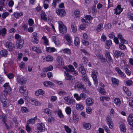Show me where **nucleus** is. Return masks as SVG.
<instances>
[{
	"label": "nucleus",
	"mask_w": 133,
	"mask_h": 133,
	"mask_svg": "<svg viewBox=\"0 0 133 133\" xmlns=\"http://www.w3.org/2000/svg\"><path fill=\"white\" fill-rule=\"evenodd\" d=\"M17 81L19 84L22 85L26 83L27 79L21 76L18 75L17 76Z\"/></svg>",
	"instance_id": "nucleus-3"
},
{
	"label": "nucleus",
	"mask_w": 133,
	"mask_h": 133,
	"mask_svg": "<svg viewBox=\"0 0 133 133\" xmlns=\"http://www.w3.org/2000/svg\"><path fill=\"white\" fill-rule=\"evenodd\" d=\"M9 13L7 12H5L3 13L2 15L1 19L2 20H4L9 15Z\"/></svg>",
	"instance_id": "nucleus-41"
},
{
	"label": "nucleus",
	"mask_w": 133,
	"mask_h": 133,
	"mask_svg": "<svg viewBox=\"0 0 133 133\" xmlns=\"http://www.w3.org/2000/svg\"><path fill=\"white\" fill-rule=\"evenodd\" d=\"M58 23L60 32L63 34H65L67 32L66 27L61 21H59Z\"/></svg>",
	"instance_id": "nucleus-1"
},
{
	"label": "nucleus",
	"mask_w": 133,
	"mask_h": 133,
	"mask_svg": "<svg viewBox=\"0 0 133 133\" xmlns=\"http://www.w3.org/2000/svg\"><path fill=\"white\" fill-rule=\"evenodd\" d=\"M32 49L33 51H35L37 53H41L42 52L41 49L39 47L33 46Z\"/></svg>",
	"instance_id": "nucleus-25"
},
{
	"label": "nucleus",
	"mask_w": 133,
	"mask_h": 133,
	"mask_svg": "<svg viewBox=\"0 0 133 133\" xmlns=\"http://www.w3.org/2000/svg\"><path fill=\"white\" fill-rule=\"evenodd\" d=\"M37 129L40 132H43L45 128L44 125L42 123H38L37 124Z\"/></svg>",
	"instance_id": "nucleus-13"
},
{
	"label": "nucleus",
	"mask_w": 133,
	"mask_h": 133,
	"mask_svg": "<svg viewBox=\"0 0 133 133\" xmlns=\"http://www.w3.org/2000/svg\"><path fill=\"white\" fill-rule=\"evenodd\" d=\"M68 102V104L69 105H70L71 104H74L75 103V100L72 98H69Z\"/></svg>",
	"instance_id": "nucleus-43"
},
{
	"label": "nucleus",
	"mask_w": 133,
	"mask_h": 133,
	"mask_svg": "<svg viewBox=\"0 0 133 133\" xmlns=\"http://www.w3.org/2000/svg\"><path fill=\"white\" fill-rule=\"evenodd\" d=\"M63 52L65 53L70 54L71 53L70 50L69 49H65L63 50Z\"/></svg>",
	"instance_id": "nucleus-62"
},
{
	"label": "nucleus",
	"mask_w": 133,
	"mask_h": 133,
	"mask_svg": "<svg viewBox=\"0 0 133 133\" xmlns=\"http://www.w3.org/2000/svg\"><path fill=\"white\" fill-rule=\"evenodd\" d=\"M94 102V100L91 98H88L85 100L86 104L88 106H91L93 104Z\"/></svg>",
	"instance_id": "nucleus-11"
},
{
	"label": "nucleus",
	"mask_w": 133,
	"mask_h": 133,
	"mask_svg": "<svg viewBox=\"0 0 133 133\" xmlns=\"http://www.w3.org/2000/svg\"><path fill=\"white\" fill-rule=\"evenodd\" d=\"M106 121L109 128L110 129H112L113 128L114 124L111 117L109 115L107 116Z\"/></svg>",
	"instance_id": "nucleus-4"
},
{
	"label": "nucleus",
	"mask_w": 133,
	"mask_h": 133,
	"mask_svg": "<svg viewBox=\"0 0 133 133\" xmlns=\"http://www.w3.org/2000/svg\"><path fill=\"white\" fill-rule=\"evenodd\" d=\"M114 10H115L114 13L116 14H119L122 11V9L121 8L120 5H118Z\"/></svg>",
	"instance_id": "nucleus-18"
},
{
	"label": "nucleus",
	"mask_w": 133,
	"mask_h": 133,
	"mask_svg": "<svg viewBox=\"0 0 133 133\" xmlns=\"http://www.w3.org/2000/svg\"><path fill=\"white\" fill-rule=\"evenodd\" d=\"M42 39L44 40V43L46 46L48 45V40L46 37L45 36H43L42 37Z\"/></svg>",
	"instance_id": "nucleus-48"
},
{
	"label": "nucleus",
	"mask_w": 133,
	"mask_h": 133,
	"mask_svg": "<svg viewBox=\"0 0 133 133\" xmlns=\"http://www.w3.org/2000/svg\"><path fill=\"white\" fill-rule=\"evenodd\" d=\"M129 102V105L132 108L133 107V98L132 97L130 98Z\"/></svg>",
	"instance_id": "nucleus-54"
},
{
	"label": "nucleus",
	"mask_w": 133,
	"mask_h": 133,
	"mask_svg": "<svg viewBox=\"0 0 133 133\" xmlns=\"http://www.w3.org/2000/svg\"><path fill=\"white\" fill-rule=\"evenodd\" d=\"M115 103L117 105L119 106L121 103L120 100L118 98H116L114 99Z\"/></svg>",
	"instance_id": "nucleus-49"
},
{
	"label": "nucleus",
	"mask_w": 133,
	"mask_h": 133,
	"mask_svg": "<svg viewBox=\"0 0 133 133\" xmlns=\"http://www.w3.org/2000/svg\"><path fill=\"white\" fill-rule=\"evenodd\" d=\"M99 52L98 51V53L96 51L95 52V54L98 58L100 59L101 62H106V60L105 58L103 57V56L102 54H99Z\"/></svg>",
	"instance_id": "nucleus-15"
},
{
	"label": "nucleus",
	"mask_w": 133,
	"mask_h": 133,
	"mask_svg": "<svg viewBox=\"0 0 133 133\" xmlns=\"http://www.w3.org/2000/svg\"><path fill=\"white\" fill-rule=\"evenodd\" d=\"M75 16L76 18H78L80 16V12L78 10H76L74 12Z\"/></svg>",
	"instance_id": "nucleus-59"
},
{
	"label": "nucleus",
	"mask_w": 133,
	"mask_h": 133,
	"mask_svg": "<svg viewBox=\"0 0 133 133\" xmlns=\"http://www.w3.org/2000/svg\"><path fill=\"white\" fill-rule=\"evenodd\" d=\"M53 57L50 55H48L46 57L43 59V61L44 62H46L51 61L53 60Z\"/></svg>",
	"instance_id": "nucleus-21"
},
{
	"label": "nucleus",
	"mask_w": 133,
	"mask_h": 133,
	"mask_svg": "<svg viewBox=\"0 0 133 133\" xmlns=\"http://www.w3.org/2000/svg\"><path fill=\"white\" fill-rule=\"evenodd\" d=\"M53 84V83L50 81L44 82L43 85L45 87H51Z\"/></svg>",
	"instance_id": "nucleus-38"
},
{
	"label": "nucleus",
	"mask_w": 133,
	"mask_h": 133,
	"mask_svg": "<svg viewBox=\"0 0 133 133\" xmlns=\"http://www.w3.org/2000/svg\"><path fill=\"white\" fill-rule=\"evenodd\" d=\"M111 81L113 84L117 86L118 85L119 81L117 79L114 78H112Z\"/></svg>",
	"instance_id": "nucleus-40"
},
{
	"label": "nucleus",
	"mask_w": 133,
	"mask_h": 133,
	"mask_svg": "<svg viewBox=\"0 0 133 133\" xmlns=\"http://www.w3.org/2000/svg\"><path fill=\"white\" fill-rule=\"evenodd\" d=\"M64 38L69 43H70L71 42V38L68 34H66L64 36Z\"/></svg>",
	"instance_id": "nucleus-33"
},
{
	"label": "nucleus",
	"mask_w": 133,
	"mask_h": 133,
	"mask_svg": "<svg viewBox=\"0 0 133 133\" xmlns=\"http://www.w3.org/2000/svg\"><path fill=\"white\" fill-rule=\"evenodd\" d=\"M80 42L78 38L77 37H75L74 40V44L76 45H78L79 43Z\"/></svg>",
	"instance_id": "nucleus-53"
},
{
	"label": "nucleus",
	"mask_w": 133,
	"mask_h": 133,
	"mask_svg": "<svg viewBox=\"0 0 133 133\" xmlns=\"http://www.w3.org/2000/svg\"><path fill=\"white\" fill-rule=\"evenodd\" d=\"M75 87L78 89H83V91H86L85 87L84 85L79 81H77L76 82Z\"/></svg>",
	"instance_id": "nucleus-6"
},
{
	"label": "nucleus",
	"mask_w": 133,
	"mask_h": 133,
	"mask_svg": "<svg viewBox=\"0 0 133 133\" xmlns=\"http://www.w3.org/2000/svg\"><path fill=\"white\" fill-rule=\"evenodd\" d=\"M119 127L121 131L123 132H125L126 131V127L123 122L119 123Z\"/></svg>",
	"instance_id": "nucleus-17"
},
{
	"label": "nucleus",
	"mask_w": 133,
	"mask_h": 133,
	"mask_svg": "<svg viewBox=\"0 0 133 133\" xmlns=\"http://www.w3.org/2000/svg\"><path fill=\"white\" fill-rule=\"evenodd\" d=\"M98 73L96 71H93L92 72V77L94 81V84L97 86L98 84V81L97 79V75Z\"/></svg>",
	"instance_id": "nucleus-5"
},
{
	"label": "nucleus",
	"mask_w": 133,
	"mask_h": 133,
	"mask_svg": "<svg viewBox=\"0 0 133 133\" xmlns=\"http://www.w3.org/2000/svg\"><path fill=\"white\" fill-rule=\"evenodd\" d=\"M19 91L21 93H24L26 90V88L25 86H21L19 88Z\"/></svg>",
	"instance_id": "nucleus-30"
},
{
	"label": "nucleus",
	"mask_w": 133,
	"mask_h": 133,
	"mask_svg": "<svg viewBox=\"0 0 133 133\" xmlns=\"http://www.w3.org/2000/svg\"><path fill=\"white\" fill-rule=\"evenodd\" d=\"M56 49L54 47L51 48L50 47H46V51L48 52H54Z\"/></svg>",
	"instance_id": "nucleus-39"
},
{
	"label": "nucleus",
	"mask_w": 133,
	"mask_h": 133,
	"mask_svg": "<svg viewBox=\"0 0 133 133\" xmlns=\"http://www.w3.org/2000/svg\"><path fill=\"white\" fill-rule=\"evenodd\" d=\"M56 12L57 14L61 17H63L65 15V12L63 9H59L56 10Z\"/></svg>",
	"instance_id": "nucleus-7"
},
{
	"label": "nucleus",
	"mask_w": 133,
	"mask_h": 133,
	"mask_svg": "<svg viewBox=\"0 0 133 133\" xmlns=\"http://www.w3.org/2000/svg\"><path fill=\"white\" fill-rule=\"evenodd\" d=\"M128 121L129 124L130 125V129L133 130V115H129L128 118Z\"/></svg>",
	"instance_id": "nucleus-8"
},
{
	"label": "nucleus",
	"mask_w": 133,
	"mask_h": 133,
	"mask_svg": "<svg viewBox=\"0 0 133 133\" xmlns=\"http://www.w3.org/2000/svg\"><path fill=\"white\" fill-rule=\"evenodd\" d=\"M14 14L15 17L18 18L20 16H22L23 15V13L22 12L19 13L15 12Z\"/></svg>",
	"instance_id": "nucleus-45"
},
{
	"label": "nucleus",
	"mask_w": 133,
	"mask_h": 133,
	"mask_svg": "<svg viewBox=\"0 0 133 133\" xmlns=\"http://www.w3.org/2000/svg\"><path fill=\"white\" fill-rule=\"evenodd\" d=\"M6 29L3 28L0 30V35H2L3 36H4L6 34Z\"/></svg>",
	"instance_id": "nucleus-35"
},
{
	"label": "nucleus",
	"mask_w": 133,
	"mask_h": 133,
	"mask_svg": "<svg viewBox=\"0 0 133 133\" xmlns=\"http://www.w3.org/2000/svg\"><path fill=\"white\" fill-rule=\"evenodd\" d=\"M58 94L61 96H64L66 94V92L65 91H62V89L60 90L58 92Z\"/></svg>",
	"instance_id": "nucleus-44"
},
{
	"label": "nucleus",
	"mask_w": 133,
	"mask_h": 133,
	"mask_svg": "<svg viewBox=\"0 0 133 133\" xmlns=\"http://www.w3.org/2000/svg\"><path fill=\"white\" fill-rule=\"evenodd\" d=\"M123 90L128 95V96H130L131 95V94L129 92V90L126 87H124L123 88Z\"/></svg>",
	"instance_id": "nucleus-42"
},
{
	"label": "nucleus",
	"mask_w": 133,
	"mask_h": 133,
	"mask_svg": "<svg viewBox=\"0 0 133 133\" xmlns=\"http://www.w3.org/2000/svg\"><path fill=\"white\" fill-rule=\"evenodd\" d=\"M76 108L79 111H81L84 109V107L81 103H79L76 104Z\"/></svg>",
	"instance_id": "nucleus-26"
},
{
	"label": "nucleus",
	"mask_w": 133,
	"mask_h": 133,
	"mask_svg": "<svg viewBox=\"0 0 133 133\" xmlns=\"http://www.w3.org/2000/svg\"><path fill=\"white\" fill-rule=\"evenodd\" d=\"M53 67L52 65H50L46 68H44L43 69V71L46 72L49 71H51L53 69Z\"/></svg>",
	"instance_id": "nucleus-29"
},
{
	"label": "nucleus",
	"mask_w": 133,
	"mask_h": 133,
	"mask_svg": "<svg viewBox=\"0 0 133 133\" xmlns=\"http://www.w3.org/2000/svg\"><path fill=\"white\" fill-rule=\"evenodd\" d=\"M3 86L5 88V92L6 94H10L11 90V87L9 86V83H5Z\"/></svg>",
	"instance_id": "nucleus-12"
},
{
	"label": "nucleus",
	"mask_w": 133,
	"mask_h": 133,
	"mask_svg": "<svg viewBox=\"0 0 133 133\" xmlns=\"http://www.w3.org/2000/svg\"><path fill=\"white\" fill-rule=\"evenodd\" d=\"M71 29L73 32L75 33L77 31V27L76 24L74 22L72 23L71 25Z\"/></svg>",
	"instance_id": "nucleus-23"
},
{
	"label": "nucleus",
	"mask_w": 133,
	"mask_h": 133,
	"mask_svg": "<svg viewBox=\"0 0 133 133\" xmlns=\"http://www.w3.org/2000/svg\"><path fill=\"white\" fill-rule=\"evenodd\" d=\"M37 116H36L33 118H32L29 119L27 121V123L28 124H33L35 123V121L37 119Z\"/></svg>",
	"instance_id": "nucleus-22"
},
{
	"label": "nucleus",
	"mask_w": 133,
	"mask_h": 133,
	"mask_svg": "<svg viewBox=\"0 0 133 133\" xmlns=\"http://www.w3.org/2000/svg\"><path fill=\"white\" fill-rule=\"evenodd\" d=\"M128 16L130 18V19L133 21V14L130 12H128Z\"/></svg>",
	"instance_id": "nucleus-64"
},
{
	"label": "nucleus",
	"mask_w": 133,
	"mask_h": 133,
	"mask_svg": "<svg viewBox=\"0 0 133 133\" xmlns=\"http://www.w3.org/2000/svg\"><path fill=\"white\" fill-rule=\"evenodd\" d=\"M31 41L35 44H37L38 43V41L37 38H32Z\"/></svg>",
	"instance_id": "nucleus-58"
},
{
	"label": "nucleus",
	"mask_w": 133,
	"mask_h": 133,
	"mask_svg": "<svg viewBox=\"0 0 133 133\" xmlns=\"http://www.w3.org/2000/svg\"><path fill=\"white\" fill-rule=\"evenodd\" d=\"M103 25L102 23H100L98 26L96 30L98 32H99L102 30L103 28Z\"/></svg>",
	"instance_id": "nucleus-37"
},
{
	"label": "nucleus",
	"mask_w": 133,
	"mask_h": 133,
	"mask_svg": "<svg viewBox=\"0 0 133 133\" xmlns=\"http://www.w3.org/2000/svg\"><path fill=\"white\" fill-rule=\"evenodd\" d=\"M112 44V42L110 40H109L106 41V48L107 49H109L110 46Z\"/></svg>",
	"instance_id": "nucleus-31"
},
{
	"label": "nucleus",
	"mask_w": 133,
	"mask_h": 133,
	"mask_svg": "<svg viewBox=\"0 0 133 133\" xmlns=\"http://www.w3.org/2000/svg\"><path fill=\"white\" fill-rule=\"evenodd\" d=\"M5 47L10 51H12L14 48V46L12 43L9 42H7L5 44Z\"/></svg>",
	"instance_id": "nucleus-10"
},
{
	"label": "nucleus",
	"mask_w": 133,
	"mask_h": 133,
	"mask_svg": "<svg viewBox=\"0 0 133 133\" xmlns=\"http://www.w3.org/2000/svg\"><path fill=\"white\" fill-rule=\"evenodd\" d=\"M88 61V60L87 58L85 57H84L82 59V62L84 64L87 63Z\"/></svg>",
	"instance_id": "nucleus-63"
},
{
	"label": "nucleus",
	"mask_w": 133,
	"mask_h": 133,
	"mask_svg": "<svg viewBox=\"0 0 133 133\" xmlns=\"http://www.w3.org/2000/svg\"><path fill=\"white\" fill-rule=\"evenodd\" d=\"M124 67L126 73L128 76L130 75L131 73V72L128 69V68L129 67L128 65L126 64H124Z\"/></svg>",
	"instance_id": "nucleus-20"
},
{
	"label": "nucleus",
	"mask_w": 133,
	"mask_h": 133,
	"mask_svg": "<svg viewBox=\"0 0 133 133\" xmlns=\"http://www.w3.org/2000/svg\"><path fill=\"white\" fill-rule=\"evenodd\" d=\"M28 24L30 26H32L34 24V21L32 18H30L28 21Z\"/></svg>",
	"instance_id": "nucleus-61"
},
{
	"label": "nucleus",
	"mask_w": 133,
	"mask_h": 133,
	"mask_svg": "<svg viewBox=\"0 0 133 133\" xmlns=\"http://www.w3.org/2000/svg\"><path fill=\"white\" fill-rule=\"evenodd\" d=\"M98 92L101 94L103 95L106 94V92L105 91L104 89L102 88H101L100 89H98Z\"/></svg>",
	"instance_id": "nucleus-51"
},
{
	"label": "nucleus",
	"mask_w": 133,
	"mask_h": 133,
	"mask_svg": "<svg viewBox=\"0 0 133 133\" xmlns=\"http://www.w3.org/2000/svg\"><path fill=\"white\" fill-rule=\"evenodd\" d=\"M83 80L85 82H87L89 80L88 78L86 75H82V76Z\"/></svg>",
	"instance_id": "nucleus-57"
},
{
	"label": "nucleus",
	"mask_w": 133,
	"mask_h": 133,
	"mask_svg": "<svg viewBox=\"0 0 133 133\" xmlns=\"http://www.w3.org/2000/svg\"><path fill=\"white\" fill-rule=\"evenodd\" d=\"M44 91L41 89H39L35 92V95L37 96L39 95H43L44 94Z\"/></svg>",
	"instance_id": "nucleus-27"
},
{
	"label": "nucleus",
	"mask_w": 133,
	"mask_h": 133,
	"mask_svg": "<svg viewBox=\"0 0 133 133\" xmlns=\"http://www.w3.org/2000/svg\"><path fill=\"white\" fill-rule=\"evenodd\" d=\"M114 55L116 57H118L119 56L123 57L124 56V54L119 51L115 50L114 52Z\"/></svg>",
	"instance_id": "nucleus-16"
},
{
	"label": "nucleus",
	"mask_w": 133,
	"mask_h": 133,
	"mask_svg": "<svg viewBox=\"0 0 133 133\" xmlns=\"http://www.w3.org/2000/svg\"><path fill=\"white\" fill-rule=\"evenodd\" d=\"M56 64L58 68H61L64 65V62L62 58L60 56H58L56 60Z\"/></svg>",
	"instance_id": "nucleus-2"
},
{
	"label": "nucleus",
	"mask_w": 133,
	"mask_h": 133,
	"mask_svg": "<svg viewBox=\"0 0 133 133\" xmlns=\"http://www.w3.org/2000/svg\"><path fill=\"white\" fill-rule=\"evenodd\" d=\"M64 76L66 80H72L74 77L70 75L68 72H64Z\"/></svg>",
	"instance_id": "nucleus-14"
},
{
	"label": "nucleus",
	"mask_w": 133,
	"mask_h": 133,
	"mask_svg": "<svg viewBox=\"0 0 133 133\" xmlns=\"http://www.w3.org/2000/svg\"><path fill=\"white\" fill-rule=\"evenodd\" d=\"M73 120L74 123H77L78 122L79 119L76 115H74L73 116Z\"/></svg>",
	"instance_id": "nucleus-50"
},
{
	"label": "nucleus",
	"mask_w": 133,
	"mask_h": 133,
	"mask_svg": "<svg viewBox=\"0 0 133 133\" xmlns=\"http://www.w3.org/2000/svg\"><path fill=\"white\" fill-rule=\"evenodd\" d=\"M41 18L43 19L44 21H47V18L46 17V15L44 12H43L41 14Z\"/></svg>",
	"instance_id": "nucleus-36"
},
{
	"label": "nucleus",
	"mask_w": 133,
	"mask_h": 133,
	"mask_svg": "<svg viewBox=\"0 0 133 133\" xmlns=\"http://www.w3.org/2000/svg\"><path fill=\"white\" fill-rule=\"evenodd\" d=\"M57 114L59 117L60 118H62L64 116L63 115L61 110H60L58 111Z\"/></svg>",
	"instance_id": "nucleus-60"
},
{
	"label": "nucleus",
	"mask_w": 133,
	"mask_h": 133,
	"mask_svg": "<svg viewBox=\"0 0 133 133\" xmlns=\"http://www.w3.org/2000/svg\"><path fill=\"white\" fill-rule=\"evenodd\" d=\"M24 43V42H18L17 43V48L19 49L21 48L23 46V45Z\"/></svg>",
	"instance_id": "nucleus-55"
},
{
	"label": "nucleus",
	"mask_w": 133,
	"mask_h": 133,
	"mask_svg": "<svg viewBox=\"0 0 133 133\" xmlns=\"http://www.w3.org/2000/svg\"><path fill=\"white\" fill-rule=\"evenodd\" d=\"M52 40L53 41L55 44L56 45H58L60 43V42L58 39L56 38L55 36H53L52 37Z\"/></svg>",
	"instance_id": "nucleus-28"
},
{
	"label": "nucleus",
	"mask_w": 133,
	"mask_h": 133,
	"mask_svg": "<svg viewBox=\"0 0 133 133\" xmlns=\"http://www.w3.org/2000/svg\"><path fill=\"white\" fill-rule=\"evenodd\" d=\"M83 125L84 128L87 130H89L91 127V124L89 123H84L83 124Z\"/></svg>",
	"instance_id": "nucleus-34"
},
{
	"label": "nucleus",
	"mask_w": 133,
	"mask_h": 133,
	"mask_svg": "<svg viewBox=\"0 0 133 133\" xmlns=\"http://www.w3.org/2000/svg\"><path fill=\"white\" fill-rule=\"evenodd\" d=\"M64 128L66 131L68 133H70L71 132V129L69 128L68 126L65 125L64 126Z\"/></svg>",
	"instance_id": "nucleus-56"
},
{
	"label": "nucleus",
	"mask_w": 133,
	"mask_h": 133,
	"mask_svg": "<svg viewBox=\"0 0 133 133\" xmlns=\"http://www.w3.org/2000/svg\"><path fill=\"white\" fill-rule=\"evenodd\" d=\"M105 54L106 58L108 59V60L110 63V64H112L113 60L110 56V52L109 51L107 50H105Z\"/></svg>",
	"instance_id": "nucleus-9"
},
{
	"label": "nucleus",
	"mask_w": 133,
	"mask_h": 133,
	"mask_svg": "<svg viewBox=\"0 0 133 133\" xmlns=\"http://www.w3.org/2000/svg\"><path fill=\"white\" fill-rule=\"evenodd\" d=\"M15 38L17 40V41L18 42H24L23 38L18 34H16L15 35Z\"/></svg>",
	"instance_id": "nucleus-19"
},
{
	"label": "nucleus",
	"mask_w": 133,
	"mask_h": 133,
	"mask_svg": "<svg viewBox=\"0 0 133 133\" xmlns=\"http://www.w3.org/2000/svg\"><path fill=\"white\" fill-rule=\"evenodd\" d=\"M65 111L67 114L70 115L71 112V109L70 107H67L65 109Z\"/></svg>",
	"instance_id": "nucleus-46"
},
{
	"label": "nucleus",
	"mask_w": 133,
	"mask_h": 133,
	"mask_svg": "<svg viewBox=\"0 0 133 133\" xmlns=\"http://www.w3.org/2000/svg\"><path fill=\"white\" fill-rule=\"evenodd\" d=\"M79 70L80 71L82 75H85V74L86 72V71L84 69V66L80 64L79 68Z\"/></svg>",
	"instance_id": "nucleus-24"
},
{
	"label": "nucleus",
	"mask_w": 133,
	"mask_h": 133,
	"mask_svg": "<svg viewBox=\"0 0 133 133\" xmlns=\"http://www.w3.org/2000/svg\"><path fill=\"white\" fill-rule=\"evenodd\" d=\"M21 110L23 113H26L29 111V109L25 107H22Z\"/></svg>",
	"instance_id": "nucleus-52"
},
{
	"label": "nucleus",
	"mask_w": 133,
	"mask_h": 133,
	"mask_svg": "<svg viewBox=\"0 0 133 133\" xmlns=\"http://www.w3.org/2000/svg\"><path fill=\"white\" fill-rule=\"evenodd\" d=\"M33 105L37 106L40 104V103L36 100L35 99H32L31 100V103Z\"/></svg>",
	"instance_id": "nucleus-32"
},
{
	"label": "nucleus",
	"mask_w": 133,
	"mask_h": 133,
	"mask_svg": "<svg viewBox=\"0 0 133 133\" xmlns=\"http://www.w3.org/2000/svg\"><path fill=\"white\" fill-rule=\"evenodd\" d=\"M0 54L2 56H6L7 54V51L5 50H2L0 52Z\"/></svg>",
	"instance_id": "nucleus-47"
}]
</instances>
